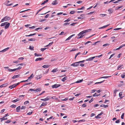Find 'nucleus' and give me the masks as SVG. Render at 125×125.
I'll return each mask as SVG.
<instances>
[{
	"mask_svg": "<svg viewBox=\"0 0 125 125\" xmlns=\"http://www.w3.org/2000/svg\"><path fill=\"white\" fill-rule=\"evenodd\" d=\"M86 32H81L78 35V39H81L84 36L83 34L85 33Z\"/></svg>",
	"mask_w": 125,
	"mask_h": 125,
	"instance_id": "f257e3e1",
	"label": "nucleus"
},
{
	"mask_svg": "<svg viewBox=\"0 0 125 125\" xmlns=\"http://www.w3.org/2000/svg\"><path fill=\"white\" fill-rule=\"evenodd\" d=\"M11 19L10 17L8 16H6L2 19L1 20V22H3L4 21H6L10 20Z\"/></svg>",
	"mask_w": 125,
	"mask_h": 125,
	"instance_id": "f03ea898",
	"label": "nucleus"
},
{
	"mask_svg": "<svg viewBox=\"0 0 125 125\" xmlns=\"http://www.w3.org/2000/svg\"><path fill=\"white\" fill-rule=\"evenodd\" d=\"M21 67H19L17 68L14 69H8V71L9 72H13L16 70H18L21 69Z\"/></svg>",
	"mask_w": 125,
	"mask_h": 125,
	"instance_id": "7ed1b4c3",
	"label": "nucleus"
},
{
	"mask_svg": "<svg viewBox=\"0 0 125 125\" xmlns=\"http://www.w3.org/2000/svg\"><path fill=\"white\" fill-rule=\"evenodd\" d=\"M80 63L79 62H76L71 64V66L73 67H77L79 66Z\"/></svg>",
	"mask_w": 125,
	"mask_h": 125,
	"instance_id": "20e7f679",
	"label": "nucleus"
},
{
	"mask_svg": "<svg viewBox=\"0 0 125 125\" xmlns=\"http://www.w3.org/2000/svg\"><path fill=\"white\" fill-rule=\"evenodd\" d=\"M19 83H17L14 84H13L9 86V88H10V89H11L12 88H14L16 87V86L19 85Z\"/></svg>",
	"mask_w": 125,
	"mask_h": 125,
	"instance_id": "39448f33",
	"label": "nucleus"
},
{
	"mask_svg": "<svg viewBox=\"0 0 125 125\" xmlns=\"http://www.w3.org/2000/svg\"><path fill=\"white\" fill-rule=\"evenodd\" d=\"M10 1H9L7 0L5 2L4 4L7 6H10L13 4V3L9 4L10 3Z\"/></svg>",
	"mask_w": 125,
	"mask_h": 125,
	"instance_id": "423d86ee",
	"label": "nucleus"
},
{
	"mask_svg": "<svg viewBox=\"0 0 125 125\" xmlns=\"http://www.w3.org/2000/svg\"><path fill=\"white\" fill-rule=\"evenodd\" d=\"M60 85H61L60 84H56L52 85V88H57L60 86Z\"/></svg>",
	"mask_w": 125,
	"mask_h": 125,
	"instance_id": "0eeeda50",
	"label": "nucleus"
},
{
	"mask_svg": "<svg viewBox=\"0 0 125 125\" xmlns=\"http://www.w3.org/2000/svg\"><path fill=\"white\" fill-rule=\"evenodd\" d=\"M95 57H91L85 60L86 61H91L93 60V59Z\"/></svg>",
	"mask_w": 125,
	"mask_h": 125,
	"instance_id": "6e6552de",
	"label": "nucleus"
},
{
	"mask_svg": "<svg viewBox=\"0 0 125 125\" xmlns=\"http://www.w3.org/2000/svg\"><path fill=\"white\" fill-rule=\"evenodd\" d=\"M124 67V65H120L118 66L117 68V70H120L121 68H123Z\"/></svg>",
	"mask_w": 125,
	"mask_h": 125,
	"instance_id": "1a4fd4ad",
	"label": "nucleus"
},
{
	"mask_svg": "<svg viewBox=\"0 0 125 125\" xmlns=\"http://www.w3.org/2000/svg\"><path fill=\"white\" fill-rule=\"evenodd\" d=\"M50 99V98H49V96H47L46 98L44 99H41V101H47Z\"/></svg>",
	"mask_w": 125,
	"mask_h": 125,
	"instance_id": "9d476101",
	"label": "nucleus"
},
{
	"mask_svg": "<svg viewBox=\"0 0 125 125\" xmlns=\"http://www.w3.org/2000/svg\"><path fill=\"white\" fill-rule=\"evenodd\" d=\"M75 35V34H73L67 38L65 40V41L69 40L73 37Z\"/></svg>",
	"mask_w": 125,
	"mask_h": 125,
	"instance_id": "9b49d317",
	"label": "nucleus"
},
{
	"mask_svg": "<svg viewBox=\"0 0 125 125\" xmlns=\"http://www.w3.org/2000/svg\"><path fill=\"white\" fill-rule=\"evenodd\" d=\"M6 117L4 116L2 118H0V120H1L0 121L2 122L3 120H7L8 119L7 118H5Z\"/></svg>",
	"mask_w": 125,
	"mask_h": 125,
	"instance_id": "f8f14e48",
	"label": "nucleus"
},
{
	"mask_svg": "<svg viewBox=\"0 0 125 125\" xmlns=\"http://www.w3.org/2000/svg\"><path fill=\"white\" fill-rule=\"evenodd\" d=\"M50 66V65L46 64L44 65L42 67L44 68H46L49 67Z\"/></svg>",
	"mask_w": 125,
	"mask_h": 125,
	"instance_id": "ddd939ff",
	"label": "nucleus"
},
{
	"mask_svg": "<svg viewBox=\"0 0 125 125\" xmlns=\"http://www.w3.org/2000/svg\"><path fill=\"white\" fill-rule=\"evenodd\" d=\"M43 59H44L42 58H38L35 60V61H41Z\"/></svg>",
	"mask_w": 125,
	"mask_h": 125,
	"instance_id": "4468645a",
	"label": "nucleus"
},
{
	"mask_svg": "<svg viewBox=\"0 0 125 125\" xmlns=\"http://www.w3.org/2000/svg\"><path fill=\"white\" fill-rule=\"evenodd\" d=\"M20 75L19 74H18L17 75H14L13 77H12V79H14L16 78L19 77Z\"/></svg>",
	"mask_w": 125,
	"mask_h": 125,
	"instance_id": "2eb2a0df",
	"label": "nucleus"
},
{
	"mask_svg": "<svg viewBox=\"0 0 125 125\" xmlns=\"http://www.w3.org/2000/svg\"><path fill=\"white\" fill-rule=\"evenodd\" d=\"M52 4L53 5H55L58 4V3L57 2V1L56 0H55L53 1Z\"/></svg>",
	"mask_w": 125,
	"mask_h": 125,
	"instance_id": "dca6fc26",
	"label": "nucleus"
},
{
	"mask_svg": "<svg viewBox=\"0 0 125 125\" xmlns=\"http://www.w3.org/2000/svg\"><path fill=\"white\" fill-rule=\"evenodd\" d=\"M82 15L84 16V15L83 14H82L80 15V17H78L77 18L78 19H83L84 18V17L82 16Z\"/></svg>",
	"mask_w": 125,
	"mask_h": 125,
	"instance_id": "f3484780",
	"label": "nucleus"
},
{
	"mask_svg": "<svg viewBox=\"0 0 125 125\" xmlns=\"http://www.w3.org/2000/svg\"><path fill=\"white\" fill-rule=\"evenodd\" d=\"M21 99L19 98H17V99H15V100H13L12 101V102H13V103H15V102H17V101H18L19 100H20Z\"/></svg>",
	"mask_w": 125,
	"mask_h": 125,
	"instance_id": "a211bd4d",
	"label": "nucleus"
},
{
	"mask_svg": "<svg viewBox=\"0 0 125 125\" xmlns=\"http://www.w3.org/2000/svg\"><path fill=\"white\" fill-rule=\"evenodd\" d=\"M123 45H121L120 46L119 48H117L116 49H115L114 50V51H116L117 50H120L121 48L123 47Z\"/></svg>",
	"mask_w": 125,
	"mask_h": 125,
	"instance_id": "6ab92c4d",
	"label": "nucleus"
},
{
	"mask_svg": "<svg viewBox=\"0 0 125 125\" xmlns=\"http://www.w3.org/2000/svg\"><path fill=\"white\" fill-rule=\"evenodd\" d=\"M6 25H5V29H7L9 27V26L10 25V23H8L7 24H6Z\"/></svg>",
	"mask_w": 125,
	"mask_h": 125,
	"instance_id": "aec40b11",
	"label": "nucleus"
},
{
	"mask_svg": "<svg viewBox=\"0 0 125 125\" xmlns=\"http://www.w3.org/2000/svg\"><path fill=\"white\" fill-rule=\"evenodd\" d=\"M67 79V77H65L62 79L61 80L63 82H64Z\"/></svg>",
	"mask_w": 125,
	"mask_h": 125,
	"instance_id": "412c9836",
	"label": "nucleus"
},
{
	"mask_svg": "<svg viewBox=\"0 0 125 125\" xmlns=\"http://www.w3.org/2000/svg\"><path fill=\"white\" fill-rule=\"evenodd\" d=\"M34 75L33 74H32L30 75V76L28 77V79H32L34 77Z\"/></svg>",
	"mask_w": 125,
	"mask_h": 125,
	"instance_id": "4be33fe9",
	"label": "nucleus"
},
{
	"mask_svg": "<svg viewBox=\"0 0 125 125\" xmlns=\"http://www.w3.org/2000/svg\"><path fill=\"white\" fill-rule=\"evenodd\" d=\"M34 55L35 56H41L42 55L40 54H37L36 53H35L34 54Z\"/></svg>",
	"mask_w": 125,
	"mask_h": 125,
	"instance_id": "5701e85b",
	"label": "nucleus"
},
{
	"mask_svg": "<svg viewBox=\"0 0 125 125\" xmlns=\"http://www.w3.org/2000/svg\"><path fill=\"white\" fill-rule=\"evenodd\" d=\"M100 106L101 107H104V108H106V107H107L108 106L107 105H105L103 104H102L100 105Z\"/></svg>",
	"mask_w": 125,
	"mask_h": 125,
	"instance_id": "b1692460",
	"label": "nucleus"
},
{
	"mask_svg": "<svg viewBox=\"0 0 125 125\" xmlns=\"http://www.w3.org/2000/svg\"><path fill=\"white\" fill-rule=\"evenodd\" d=\"M47 104L46 102H43L42 103V104L41 105V106H40V107H41L42 106L46 105Z\"/></svg>",
	"mask_w": 125,
	"mask_h": 125,
	"instance_id": "393cba45",
	"label": "nucleus"
},
{
	"mask_svg": "<svg viewBox=\"0 0 125 125\" xmlns=\"http://www.w3.org/2000/svg\"><path fill=\"white\" fill-rule=\"evenodd\" d=\"M21 109V107L20 106H19L18 107H17L16 109L17 110L16 111L17 112H19V110Z\"/></svg>",
	"mask_w": 125,
	"mask_h": 125,
	"instance_id": "a878e982",
	"label": "nucleus"
},
{
	"mask_svg": "<svg viewBox=\"0 0 125 125\" xmlns=\"http://www.w3.org/2000/svg\"><path fill=\"white\" fill-rule=\"evenodd\" d=\"M7 86V84H4L0 86V88H2L3 87H6Z\"/></svg>",
	"mask_w": 125,
	"mask_h": 125,
	"instance_id": "bb28decb",
	"label": "nucleus"
},
{
	"mask_svg": "<svg viewBox=\"0 0 125 125\" xmlns=\"http://www.w3.org/2000/svg\"><path fill=\"white\" fill-rule=\"evenodd\" d=\"M41 89L40 88H38V89H36L35 90V91L38 92L41 91Z\"/></svg>",
	"mask_w": 125,
	"mask_h": 125,
	"instance_id": "cd10ccee",
	"label": "nucleus"
},
{
	"mask_svg": "<svg viewBox=\"0 0 125 125\" xmlns=\"http://www.w3.org/2000/svg\"><path fill=\"white\" fill-rule=\"evenodd\" d=\"M35 39L34 38H31L28 39V41H35Z\"/></svg>",
	"mask_w": 125,
	"mask_h": 125,
	"instance_id": "c85d7f7f",
	"label": "nucleus"
},
{
	"mask_svg": "<svg viewBox=\"0 0 125 125\" xmlns=\"http://www.w3.org/2000/svg\"><path fill=\"white\" fill-rule=\"evenodd\" d=\"M111 76H103V77H100L99 78V79H101V78H107L109 77H111Z\"/></svg>",
	"mask_w": 125,
	"mask_h": 125,
	"instance_id": "c756f323",
	"label": "nucleus"
},
{
	"mask_svg": "<svg viewBox=\"0 0 125 125\" xmlns=\"http://www.w3.org/2000/svg\"><path fill=\"white\" fill-rule=\"evenodd\" d=\"M42 77V75L41 74H40L37 77V80L40 79Z\"/></svg>",
	"mask_w": 125,
	"mask_h": 125,
	"instance_id": "7c9ffc66",
	"label": "nucleus"
},
{
	"mask_svg": "<svg viewBox=\"0 0 125 125\" xmlns=\"http://www.w3.org/2000/svg\"><path fill=\"white\" fill-rule=\"evenodd\" d=\"M34 47L33 46H30L29 47V49L31 51H33L34 50L33 49Z\"/></svg>",
	"mask_w": 125,
	"mask_h": 125,
	"instance_id": "2f4dec72",
	"label": "nucleus"
},
{
	"mask_svg": "<svg viewBox=\"0 0 125 125\" xmlns=\"http://www.w3.org/2000/svg\"><path fill=\"white\" fill-rule=\"evenodd\" d=\"M49 0H46L45 1H44L43 2H42L41 4V5H42L44 4L45 3H47L48 1Z\"/></svg>",
	"mask_w": 125,
	"mask_h": 125,
	"instance_id": "473e14b6",
	"label": "nucleus"
},
{
	"mask_svg": "<svg viewBox=\"0 0 125 125\" xmlns=\"http://www.w3.org/2000/svg\"><path fill=\"white\" fill-rule=\"evenodd\" d=\"M7 22H4V23H2L1 24V26H5V25H6V24L7 23Z\"/></svg>",
	"mask_w": 125,
	"mask_h": 125,
	"instance_id": "72a5a7b5",
	"label": "nucleus"
},
{
	"mask_svg": "<svg viewBox=\"0 0 125 125\" xmlns=\"http://www.w3.org/2000/svg\"><path fill=\"white\" fill-rule=\"evenodd\" d=\"M83 81V80L82 79V80L77 81L76 82H75V83H79L82 82Z\"/></svg>",
	"mask_w": 125,
	"mask_h": 125,
	"instance_id": "f704fd0d",
	"label": "nucleus"
},
{
	"mask_svg": "<svg viewBox=\"0 0 125 125\" xmlns=\"http://www.w3.org/2000/svg\"><path fill=\"white\" fill-rule=\"evenodd\" d=\"M53 43V42H52L50 43L48 45H46L45 47H48V46H50Z\"/></svg>",
	"mask_w": 125,
	"mask_h": 125,
	"instance_id": "c9c22d12",
	"label": "nucleus"
},
{
	"mask_svg": "<svg viewBox=\"0 0 125 125\" xmlns=\"http://www.w3.org/2000/svg\"><path fill=\"white\" fill-rule=\"evenodd\" d=\"M35 34H36L35 33H33V34H31L29 35H26L25 36L26 37H29V36H32L33 35H35Z\"/></svg>",
	"mask_w": 125,
	"mask_h": 125,
	"instance_id": "e433bc0d",
	"label": "nucleus"
},
{
	"mask_svg": "<svg viewBox=\"0 0 125 125\" xmlns=\"http://www.w3.org/2000/svg\"><path fill=\"white\" fill-rule=\"evenodd\" d=\"M109 25H106L105 26H103V27H102L99 28V29H101L104 28H105L106 27H107L108 26H109Z\"/></svg>",
	"mask_w": 125,
	"mask_h": 125,
	"instance_id": "4c0bfd02",
	"label": "nucleus"
},
{
	"mask_svg": "<svg viewBox=\"0 0 125 125\" xmlns=\"http://www.w3.org/2000/svg\"><path fill=\"white\" fill-rule=\"evenodd\" d=\"M110 45V44L108 43H106L104 44L103 45V46L104 47H106L107 46H109Z\"/></svg>",
	"mask_w": 125,
	"mask_h": 125,
	"instance_id": "58836bf2",
	"label": "nucleus"
},
{
	"mask_svg": "<svg viewBox=\"0 0 125 125\" xmlns=\"http://www.w3.org/2000/svg\"><path fill=\"white\" fill-rule=\"evenodd\" d=\"M100 15L101 17H103L106 15V14H100Z\"/></svg>",
	"mask_w": 125,
	"mask_h": 125,
	"instance_id": "ea45409f",
	"label": "nucleus"
},
{
	"mask_svg": "<svg viewBox=\"0 0 125 125\" xmlns=\"http://www.w3.org/2000/svg\"><path fill=\"white\" fill-rule=\"evenodd\" d=\"M57 71V69H54L52 70V72L53 73H55Z\"/></svg>",
	"mask_w": 125,
	"mask_h": 125,
	"instance_id": "a19ab883",
	"label": "nucleus"
},
{
	"mask_svg": "<svg viewBox=\"0 0 125 125\" xmlns=\"http://www.w3.org/2000/svg\"><path fill=\"white\" fill-rule=\"evenodd\" d=\"M121 29V28H115L113 29V30L117 31L120 30Z\"/></svg>",
	"mask_w": 125,
	"mask_h": 125,
	"instance_id": "79ce46f5",
	"label": "nucleus"
},
{
	"mask_svg": "<svg viewBox=\"0 0 125 125\" xmlns=\"http://www.w3.org/2000/svg\"><path fill=\"white\" fill-rule=\"evenodd\" d=\"M69 24L70 23H65L63 24V26H65L67 25H69Z\"/></svg>",
	"mask_w": 125,
	"mask_h": 125,
	"instance_id": "37998d69",
	"label": "nucleus"
},
{
	"mask_svg": "<svg viewBox=\"0 0 125 125\" xmlns=\"http://www.w3.org/2000/svg\"><path fill=\"white\" fill-rule=\"evenodd\" d=\"M105 80H103L102 81H101L100 82H96L95 83V84H98V83H103V82Z\"/></svg>",
	"mask_w": 125,
	"mask_h": 125,
	"instance_id": "c03bdc74",
	"label": "nucleus"
},
{
	"mask_svg": "<svg viewBox=\"0 0 125 125\" xmlns=\"http://www.w3.org/2000/svg\"><path fill=\"white\" fill-rule=\"evenodd\" d=\"M9 48V47H7L6 48H5L3 50V51H4V52L8 50Z\"/></svg>",
	"mask_w": 125,
	"mask_h": 125,
	"instance_id": "a18cd8bd",
	"label": "nucleus"
},
{
	"mask_svg": "<svg viewBox=\"0 0 125 125\" xmlns=\"http://www.w3.org/2000/svg\"><path fill=\"white\" fill-rule=\"evenodd\" d=\"M29 103V101H27L24 102V104H27Z\"/></svg>",
	"mask_w": 125,
	"mask_h": 125,
	"instance_id": "49530a36",
	"label": "nucleus"
},
{
	"mask_svg": "<svg viewBox=\"0 0 125 125\" xmlns=\"http://www.w3.org/2000/svg\"><path fill=\"white\" fill-rule=\"evenodd\" d=\"M11 122V121L10 120H8L7 121H6L5 123H10Z\"/></svg>",
	"mask_w": 125,
	"mask_h": 125,
	"instance_id": "de8ad7c7",
	"label": "nucleus"
},
{
	"mask_svg": "<svg viewBox=\"0 0 125 125\" xmlns=\"http://www.w3.org/2000/svg\"><path fill=\"white\" fill-rule=\"evenodd\" d=\"M46 49V48H42L41 49V50L42 52H43Z\"/></svg>",
	"mask_w": 125,
	"mask_h": 125,
	"instance_id": "09e8293b",
	"label": "nucleus"
},
{
	"mask_svg": "<svg viewBox=\"0 0 125 125\" xmlns=\"http://www.w3.org/2000/svg\"><path fill=\"white\" fill-rule=\"evenodd\" d=\"M124 113H123L121 116V119H124Z\"/></svg>",
	"mask_w": 125,
	"mask_h": 125,
	"instance_id": "8fccbe9b",
	"label": "nucleus"
},
{
	"mask_svg": "<svg viewBox=\"0 0 125 125\" xmlns=\"http://www.w3.org/2000/svg\"><path fill=\"white\" fill-rule=\"evenodd\" d=\"M93 96H98V94H97L95 93L94 94H93Z\"/></svg>",
	"mask_w": 125,
	"mask_h": 125,
	"instance_id": "3c124183",
	"label": "nucleus"
},
{
	"mask_svg": "<svg viewBox=\"0 0 125 125\" xmlns=\"http://www.w3.org/2000/svg\"><path fill=\"white\" fill-rule=\"evenodd\" d=\"M12 108H15L16 107V105L14 104H12L10 106Z\"/></svg>",
	"mask_w": 125,
	"mask_h": 125,
	"instance_id": "603ef678",
	"label": "nucleus"
},
{
	"mask_svg": "<svg viewBox=\"0 0 125 125\" xmlns=\"http://www.w3.org/2000/svg\"><path fill=\"white\" fill-rule=\"evenodd\" d=\"M5 109H3L1 110V112H0V113H2L3 112H4L5 111Z\"/></svg>",
	"mask_w": 125,
	"mask_h": 125,
	"instance_id": "864d4df0",
	"label": "nucleus"
},
{
	"mask_svg": "<svg viewBox=\"0 0 125 125\" xmlns=\"http://www.w3.org/2000/svg\"><path fill=\"white\" fill-rule=\"evenodd\" d=\"M86 105L85 104H83L82 106V107L83 108L86 107Z\"/></svg>",
	"mask_w": 125,
	"mask_h": 125,
	"instance_id": "5fc2aeb1",
	"label": "nucleus"
},
{
	"mask_svg": "<svg viewBox=\"0 0 125 125\" xmlns=\"http://www.w3.org/2000/svg\"><path fill=\"white\" fill-rule=\"evenodd\" d=\"M45 20H46V19H42L40 21V22H42L45 21Z\"/></svg>",
	"mask_w": 125,
	"mask_h": 125,
	"instance_id": "6e6d98bb",
	"label": "nucleus"
},
{
	"mask_svg": "<svg viewBox=\"0 0 125 125\" xmlns=\"http://www.w3.org/2000/svg\"><path fill=\"white\" fill-rule=\"evenodd\" d=\"M99 116L100 115H99V114H98V115L95 117V118L96 119L100 118V117Z\"/></svg>",
	"mask_w": 125,
	"mask_h": 125,
	"instance_id": "4d7b16f0",
	"label": "nucleus"
},
{
	"mask_svg": "<svg viewBox=\"0 0 125 125\" xmlns=\"http://www.w3.org/2000/svg\"><path fill=\"white\" fill-rule=\"evenodd\" d=\"M84 9V7H82L81 8H78L77 9L78 10H83Z\"/></svg>",
	"mask_w": 125,
	"mask_h": 125,
	"instance_id": "13d9d810",
	"label": "nucleus"
},
{
	"mask_svg": "<svg viewBox=\"0 0 125 125\" xmlns=\"http://www.w3.org/2000/svg\"><path fill=\"white\" fill-rule=\"evenodd\" d=\"M120 121L119 120H118L116 121L115 122L116 123H120Z\"/></svg>",
	"mask_w": 125,
	"mask_h": 125,
	"instance_id": "bf43d9fd",
	"label": "nucleus"
},
{
	"mask_svg": "<svg viewBox=\"0 0 125 125\" xmlns=\"http://www.w3.org/2000/svg\"><path fill=\"white\" fill-rule=\"evenodd\" d=\"M82 1H78L76 2V3L78 4H80L82 3Z\"/></svg>",
	"mask_w": 125,
	"mask_h": 125,
	"instance_id": "052dcab7",
	"label": "nucleus"
},
{
	"mask_svg": "<svg viewBox=\"0 0 125 125\" xmlns=\"http://www.w3.org/2000/svg\"><path fill=\"white\" fill-rule=\"evenodd\" d=\"M122 92H120L119 94V97H120L121 96H122Z\"/></svg>",
	"mask_w": 125,
	"mask_h": 125,
	"instance_id": "680f3d73",
	"label": "nucleus"
},
{
	"mask_svg": "<svg viewBox=\"0 0 125 125\" xmlns=\"http://www.w3.org/2000/svg\"><path fill=\"white\" fill-rule=\"evenodd\" d=\"M26 107L24 106H21V109H25V108Z\"/></svg>",
	"mask_w": 125,
	"mask_h": 125,
	"instance_id": "e2e57ef3",
	"label": "nucleus"
},
{
	"mask_svg": "<svg viewBox=\"0 0 125 125\" xmlns=\"http://www.w3.org/2000/svg\"><path fill=\"white\" fill-rule=\"evenodd\" d=\"M95 115V114L94 113H92L91 114L90 117H92Z\"/></svg>",
	"mask_w": 125,
	"mask_h": 125,
	"instance_id": "0e129e2a",
	"label": "nucleus"
},
{
	"mask_svg": "<svg viewBox=\"0 0 125 125\" xmlns=\"http://www.w3.org/2000/svg\"><path fill=\"white\" fill-rule=\"evenodd\" d=\"M32 113V112H29L27 113V115H30Z\"/></svg>",
	"mask_w": 125,
	"mask_h": 125,
	"instance_id": "69168bd1",
	"label": "nucleus"
},
{
	"mask_svg": "<svg viewBox=\"0 0 125 125\" xmlns=\"http://www.w3.org/2000/svg\"><path fill=\"white\" fill-rule=\"evenodd\" d=\"M115 54V53H114L112 54V55H111L110 57L109 58V59H110L111 58H112L113 57V56Z\"/></svg>",
	"mask_w": 125,
	"mask_h": 125,
	"instance_id": "338daca9",
	"label": "nucleus"
},
{
	"mask_svg": "<svg viewBox=\"0 0 125 125\" xmlns=\"http://www.w3.org/2000/svg\"><path fill=\"white\" fill-rule=\"evenodd\" d=\"M85 61V60H83L82 61H80L79 62L80 64L81 63H83Z\"/></svg>",
	"mask_w": 125,
	"mask_h": 125,
	"instance_id": "774afa93",
	"label": "nucleus"
}]
</instances>
